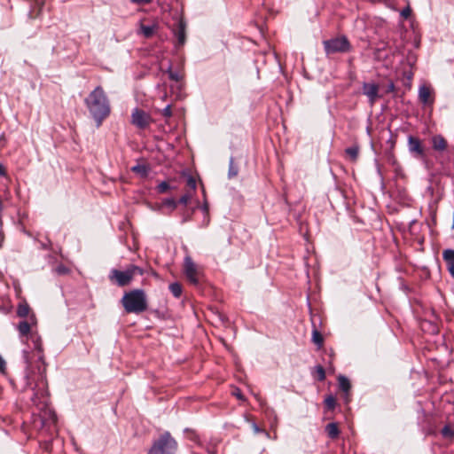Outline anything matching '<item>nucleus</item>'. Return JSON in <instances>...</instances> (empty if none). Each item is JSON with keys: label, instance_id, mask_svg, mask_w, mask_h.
<instances>
[{"label": "nucleus", "instance_id": "obj_39", "mask_svg": "<svg viewBox=\"0 0 454 454\" xmlns=\"http://www.w3.org/2000/svg\"><path fill=\"white\" fill-rule=\"evenodd\" d=\"M446 263V266H447V269L450 274V276L453 278L454 279V264L453 262H450V261L449 262H445Z\"/></svg>", "mask_w": 454, "mask_h": 454}, {"label": "nucleus", "instance_id": "obj_49", "mask_svg": "<svg viewBox=\"0 0 454 454\" xmlns=\"http://www.w3.org/2000/svg\"><path fill=\"white\" fill-rule=\"evenodd\" d=\"M380 49H377L376 51H375V55L380 54Z\"/></svg>", "mask_w": 454, "mask_h": 454}, {"label": "nucleus", "instance_id": "obj_1", "mask_svg": "<svg viewBox=\"0 0 454 454\" xmlns=\"http://www.w3.org/2000/svg\"><path fill=\"white\" fill-rule=\"evenodd\" d=\"M27 340H31L33 349L37 353V364L35 369L33 368L29 361L28 352L23 351L27 369L23 379L24 386L22 391L31 388L34 391L31 401L34 405L37 406L38 410L43 411L42 415L43 420H49L51 423L55 424L57 422V415L54 411L48 407L49 391L42 338L37 333H32Z\"/></svg>", "mask_w": 454, "mask_h": 454}, {"label": "nucleus", "instance_id": "obj_27", "mask_svg": "<svg viewBox=\"0 0 454 454\" xmlns=\"http://www.w3.org/2000/svg\"><path fill=\"white\" fill-rule=\"evenodd\" d=\"M442 259L444 262H450L454 264V249L447 248L442 251Z\"/></svg>", "mask_w": 454, "mask_h": 454}, {"label": "nucleus", "instance_id": "obj_28", "mask_svg": "<svg viewBox=\"0 0 454 454\" xmlns=\"http://www.w3.org/2000/svg\"><path fill=\"white\" fill-rule=\"evenodd\" d=\"M186 185L189 187L191 192H195L196 187H197V183H196L195 178L192 176H191V175L187 176Z\"/></svg>", "mask_w": 454, "mask_h": 454}, {"label": "nucleus", "instance_id": "obj_16", "mask_svg": "<svg viewBox=\"0 0 454 454\" xmlns=\"http://www.w3.org/2000/svg\"><path fill=\"white\" fill-rule=\"evenodd\" d=\"M338 383L340 389L343 391L346 394V395H348V391L350 390L351 387V384L348 379L343 375H340L338 378ZM346 402H348V396H346Z\"/></svg>", "mask_w": 454, "mask_h": 454}, {"label": "nucleus", "instance_id": "obj_14", "mask_svg": "<svg viewBox=\"0 0 454 454\" xmlns=\"http://www.w3.org/2000/svg\"><path fill=\"white\" fill-rule=\"evenodd\" d=\"M419 101L424 105H429L433 101L431 100V90L426 85H422L419 89Z\"/></svg>", "mask_w": 454, "mask_h": 454}, {"label": "nucleus", "instance_id": "obj_17", "mask_svg": "<svg viewBox=\"0 0 454 454\" xmlns=\"http://www.w3.org/2000/svg\"><path fill=\"white\" fill-rule=\"evenodd\" d=\"M239 174V167L234 162V158L231 157L229 160V170H228V177L229 179L234 178Z\"/></svg>", "mask_w": 454, "mask_h": 454}, {"label": "nucleus", "instance_id": "obj_19", "mask_svg": "<svg viewBox=\"0 0 454 454\" xmlns=\"http://www.w3.org/2000/svg\"><path fill=\"white\" fill-rule=\"evenodd\" d=\"M17 315L20 317H26L29 315L30 308L27 303H20L17 308Z\"/></svg>", "mask_w": 454, "mask_h": 454}, {"label": "nucleus", "instance_id": "obj_6", "mask_svg": "<svg viewBox=\"0 0 454 454\" xmlns=\"http://www.w3.org/2000/svg\"><path fill=\"white\" fill-rule=\"evenodd\" d=\"M407 146L413 158L423 161L427 160V149L419 137L410 135L407 139Z\"/></svg>", "mask_w": 454, "mask_h": 454}, {"label": "nucleus", "instance_id": "obj_21", "mask_svg": "<svg viewBox=\"0 0 454 454\" xmlns=\"http://www.w3.org/2000/svg\"><path fill=\"white\" fill-rule=\"evenodd\" d=\"M441 434L444 438H453L454 437V426L447 424L445 425L442 430Z\"/></svg>", "mask_w": 454, "mask_h": 454}, {"label": "nucleus", "instance_id": "obj_34", "mask_svg": "<svg viewBox=\"0 0 454 454\" xmlns=\"http://www.w3.org/2000/svg\"><path fill=\"white\" fill-rule=\"evenodd\" d=\"M201 211L203 212L204 215H207V223H206V225H208L209 223H210V218H209V207H208V204L207 202H205L201 207H200Z\"/></svg>", "mask_w": 454, "mask_h": 454}, {"label": "nucleus", "instance_id": "obj_5", "mask_svg": "<svg viewBox=\"0 0 454 454\" xmlns=\"http://www.w3.org/2000/svg\"><path fill=\"white\" fill-rule=\"evenodd\" d=\"M324 48L326 54L336 52H348L351 49L349 41L346 36L335 37L324 41Z\"/></svg>", "mask_w": 454, "mask_h": 454}, {"label": "nucleus", "instance_id": "obj_4", "mask_svg": "<svg viewBox=\"0 0 454 454\" xmlns=\"http://www.w3.org/2000/svg\"><path fill=\"white\" fill-rule=\"evenodd\" d=\"M177 447V442L169 432L166 431L153 441L147 454H176Z\"/></svg>", "mask_w": 454, "mask_h": 454}, {"label": "nucleus", "instance_id": "obj_25", "mask_svg": "<svg viewBox=\"0 0 454 454\" xmlns=\"http://www.w3.org/2000/svg\"><path fill=\"white\" fill-rule=\"evenodd\" d=\"M165 72L168 74V78L170 80L175 82H179L181 80V75L179 74V73L172 70L171 64L168 66V68L166 69Z\"/></svg>", "mask_w": 454, "mask_h": 454}, {"label": "nucleus", "instance_id": "obj_24", "mask_svg": "<svg viewBox=\"0 0 454 454\" xmlns=\"http://www.w3.org/2000/svg\"><path fill=\"white\" fill-rule=\"evenodd\" d=\"M169 290L176 298L180 297V295L182 294V286L177 282L171 283L169 285Z\"/></svg>", "mask_w": 454, "mask_h": 454}, {"label": "nucleus", "instance_id": "obj_31", "mask_svg": "<svg viewBox=\"0 0 454 454\" xmlns=\"http://www.w3.org/2000/svg\"><path fill=\"white\" fill-rule=\"evenodd\" d=\"M170 189V186L168 182L162 181L157 186V192L159 193H165Z\"/></svg>", "mask_w": 454, "mask_h": 454}, {"label": "nucleus", "instance_id": "obj_23", "mask_svg": "<svg viewBox=\"0 0 454 454\" xmlns=\"http://www.w3.org/2000/svg\"><path fill=\"white\" fill-rule=\"evenodd\" d=\"M312 341L317 346L318 348L323 346L324 338L317 329H314L312 332Z\"/></svg>", "mask_w": 454, "mask_h": 454}, {"label": "nucleus", "instance_id": "obj_30", "mask_svg": "<svg viewBox=\"0 0 454 454\" xmlns=\"http://www.w3.org/2000/svg\"><path fill=\"white\" fill-rule=\"evenodd\" d=\"M132 171L142 176H146L148 169L145 165H136L132 168Z\"/></svg>", "mask_w": 454, "mask_h": 454}, {"label": "nucleus", "instance_id": "obj_8", "mask_svg": "<svg viewBox=\"0 0 454 454\" xmlns=\"http://www.w3.org/2000/svg\"><path fill=\"white\" fill-rule=\"evenodd\" d=\"M152 122L151 116L144 110L135 108L131 114V123L140 129H146Z\"/></svg>", "mask_w": 454, "mask_h": 454}, {"label": "nucleus", "instance_id": "obj_50", "mask_svg": "<svg viewBox=\"0 0 454 454\" xmlns=\"http://www.w3.org/2000/svg\"><path fill=\"white\" fill-rule=\"evenodd\" d=\"M452 229H454V213H453V223H452Z\"/></svg>", "mask_w": 454, "mask_h": 454}, {"label": "nucleus", "instance_id": "obj_48", "mask_svg": "<svg viewBox=\"0 0 454 454\" xmlns=\"http://www.w3.org/2000/svg\"><path fill=\"white\" fill-rule=\"evenodd\" d=\"M206 223H207V215H204V219H203V225H204V226H207V225H206Z\"/></svg>", "mask_w": 454, "mask_h": 454}, {"label": "nucleus", "instance_id": "obj_7", "mask_svg": "<svg viewBox=\"0 0 454 454\" xmlns=\"http://www.w3.org/2000/svg\"><path fill=\"white\" fill-rule=\"evenodd\" d=\"M108 278L111 282L116 284L118 286H126L129 285L133 279L132 272H130L128 268L125 270L112 269Z\"/></svg>", "mask_w": 454, "mask_h": 454}, {"label": "nucleus", "instance_id": "obj_10", "mask_svg": "<svg viewBox=\"0 0 454 454\" xmlns=\"http://www.w3.org/2000/svg\"><path fill=\"white\" fill-rule=\"evenodd\" d=\"M36 324V318L34 314L29 316L28 320H22L17 325V330L21 338L26 337L27 340L30 337V333H34L32 327Z\"/></svg>", "mask_w": 454, "mask_h": 454}, {"label": "nucleus", "instance_id": "obj_44", "mask_svg": "<svg viewBox=\"0 0 454 454\" xmlns=\"http://www.w3.org/2000/svg\"><path fill=\"white\" fill-rule=\"evenodd\" d=\"M234 395L237 396L238 399L239 400H243V395L240 393V391L239 389H237L234 393Z\"/></svg>", "mask_w": 454, "mask_h": 454}, {"label": "nucleus", "instance_id": "obj_35", "mask_svg": "<svg viewBox=\"0 0 454 454\" xmlns=\"http://www.w3.org/2000/svg\"><path fill=\"white\" fill-rule=\"evenodd\" d=\"M161 115L165 118H170L172 116L171 105L166 106L161 111Z\"/></svg>", "mask_w": 454, "mask_h": 454}, {"label": "nucleus", "instance_id": "obj_33", "mask_svg": "<svg viewBox=\"0 0 454 454\" xmlns=\"http://www.w3.org/2000/svg\"><path fill=\"white\" fill-rule=\"evenodd\" d=\"M192 198V193L190 192H186L185 194L182 195L179 199V200L177 201V204H183L184 206H186L189 202V200H191Z\"/></svg>", "mask_w": 454, "mask_h": 454}, {"label": "nucleus", "instance_id": "obj_22", "mask_svg": "<svg viewBox=\"0 0 454 454\" xmlns=\"http://www.w3.org/2000/svg\"><path fill=\"white\" fill-rule=\"evenodd\" d=\"M313 374L318 381H324L325 380V371L322 365H317L314 367Z\"/></svg>", "mask_w": 454, "mask_h": 454}, {"label": "nucleus", "instance_id": "obj_45", "mask_svg": "<svg viewBox=\"0 0 454 454\" xmlns=\"http://www.w3.org/2000/svg\"><path fill=\"white\" fill-rule=\"evenodd\" d=\"M6 175V171L4 167L0 163V176H4Z\"/></svg>", "mask_w": 454, "mask_h": 454}, {"label": "nucleus", "instance_id": "obj_11", "mask_svg": "<svg viewBox=\"0 0 454 454\" xmlns=\"http://www.w3.org/2000/svg\"><path fill=\"white\" fill-rule=\"evenodd\" d=\"M363 93L368 97L371 104H374L379 98V87L375 83L364 82L363 84Z\"/></svg>", "mask_w": 454, "mask_h": 454}, {"label": "nucleus", "instance_id": "obj_20", "mask_svg": "<svg viewBox=\"0 0 454 454\" xmlns=\"http://www.w3.org/2000/svg\"><path fill=\"white\" fill-rule=\"evenodd\" d=\"M345 153L349 156L351 160L355 161L356 160L359 154V146L357 145H355L350 147H348L345 150Z\"/></svg>", "mask_w": 454, "mask_h": 454}, {"label": "nucleus", "instance_id": "obj_38", "mask_svg": "<svg viewBox=\"0 0 454 454\" xmlns=\"http://www.w3.org/2000/svg\"><path fill=\"white\" fill-rule=\"evenodd\" d=\"M251 427L254 434L264 433L266 435H269V433L260 428L254 421H251Z\"/></svg>", "mask_w": 454, "mask_h": 454}, {"label": "nucleus", "instance_id": "obj_26", "mask_svg": "<svg viewBox=\"0 0 454 454\" xmlns=\"http://www.w3.org/2000/svg\"><path fill=\"white\" fill-rule=\"evenodd\" d=\"M325 408L328 410V411H333L334 410L335 406H336V399L334 396H333L332 395H327L325 399Z\"/></svg>", "mask_w": 454, "mask_h": 454}, {"label": "nucleus", "instance_id": "obj_32", "mask_svg": "<svg viewBox=\"0 0 454 454\" xmlns=\"http://www.w3.org/2000/svg\"><path fill=\"white\" fill-rule=\"evenodd\" d=\"M163 204L172 209H176L177 207V201L173 198L165 199Z\"/></svg>", "mask_w": 454, "mask_h": 454}, {"label": "nucleus", "instance_id": "obj_18", "mask_svg": "<svg viewBox=\"0 0 454 454\" xmlns=\"http://www.w3.org/2000/svg\"><path fill=\"white\" fill-rule=\"evenodd\" d=\"M156 29V26L155 25H152V26H149V25H144L142 24L140 26V30H141V33L143 34V35L145 37V38H150L153 36V35L154 34V31Z\"/></svg>", "mask_w": 454, "mask_h": 454}, {"label": "nucleus", "instance_id": "obj_36", "mask_svg": "<svg viewBox=\"0 0 454 454\" xmlns=\"http://www.w3.org/2000/svg\"><path fill=\"white\" fill-rule=\"evenodd\" d=\"M400 15L402 18L403 19H408L410 18V16L411 15V9L409 5H407L405 8H403L401 12H400Z\"/></svg>", "mask_w": 454, "mask_h": 454}, {"label": "nucleus", "instance_id": "obj_47", "mask_svg": "<svg viewBox=\"0 0 454 454\" xmlns=\"http://www.w3.org/2000/svg\"><path fill=\"white\" fill-rule=\"evenodd\" d=\"M402 289L406 291V292L409 291V287L406 285H404V284H402Z\"/></svg>", "mask_w": 454, "mask_h": 454}, {"label": "nucleus", "instance_id": "obj_43", "mask_svg": "<svg viewBox=\"0 0 454 454\" xmlns=\"http://www.w3.org/2000/svg\"><path fill=\"white\" fill-rule=\"evenodd\" d=\"M130 1L137 4H150L153 0H130Z\"/></svg>", "mask_w": 454, "mask_h": 454}, {"label": "nucleus", "instance_id": "obj_2", "mask_svg": "<svg viewBox=\"0 0 454 454\" xmlns=\"http://www.w3.org/2000/svg\"><path fill=\"white\" fill-rule=\"evenodd\" d=\"M84 103L97 128L100 127L111 113L110 102L103 88L97 86L84 99Z\"/></svg>", "mask_w": 454, "mask_h": 454}, {"label": "nucleus", "instance_id": "obj_46", "mask_svg": "<svg viewBox=\"0 0 454 454\" xmlns=\"http://www.w3.org/2000/svg\"><path fill=\"white\" fill-rule=\"evenodd\" d=\"M192 435L191 437V440H192L195 442H199V435L196 434L194 432H192Z\"/></svg>", "mask_w": 454, "mask_h": 454}, {"label": "nucleus", "instance_id": "obj_12", "mask_svg": "<svg viewBox=\"0 0 454 454\" xmlns=\"http://www.w3.org/2000/svg\"><path fill=\"white\" fill-rule=\"evenodd\" d=\"M431 145L435 152L442 153L447 149L448 143L442 135H434L431 137Z\"/></svg>", "mask_w": 454, "mask_h": 454}, {"label": "nucleus", "instance_id": "obj_3", "mask_svg": "<svg viewBox=\"0 0 454 454\" xmlns=\"http://www.w3.org/2000/svg\"><path fill=\"white\" fill-rule=\"evenodd\" d=\"M121 304L127 313L140 314L147 309V298L143 289H133L125 293Z\"/></svg>", "mask_w": 454, "mask_h": 454}, {"label": "nucleus", "instance_id": "obj_40", "mask_svg": "<svg viewBox=\"0 0 454 454\" xmlns=\"http://www.w3.org/2000/svg\"><path fill=\"white\" fill-rule=\"evenodd\" d=\"M446 263V266H447V269L450 274V276L453 278L454 279V264L453 262H450V261L449 262H445Z\"/></svg>", "mask_w": 454, "mask_h": 454}, {"label": "nucleus", "instance_id": "obj_41", "mask_svg": "<svg viewBox=\"0 0 454 454\" xmlns=\"http://www.w3.org/2000/svg\"><path fill=\"white\" fill-rule=\"evenodd\" d=\"M395 90V83L390 81L387 85V88H386V93H392L394 92Z\"/></svg>", "mask_w": 454, "mask_h": 454}, {"label": "nucleus", "instance_id": "obj_13", "mask_svg": "<svg viewBox=\"0 0 454 454\" xmlns=\"http://www.w3.org/2000/svg\"><path fill=\"white\" fill-rule=\"evenodd\" d=\"M185 23L180 20L177 23L176 28L174 30L175 35L177 40L178 46H182L184 44L186 40V33H185Z\"/></svg>", "mask_w": 454, "mask_h": 454}, {"label": "nucleus", "instance_id": "obj_37", "mask_svg": "<svg viewBox=\"0 0 454 454\" xmlns=\"http://www.w3.org/2000/svg\"><path fill=\"white\" fill-rule=\"evenodd\" d=\"M193 212H194V208L191 212L186 211V212L183 213L181 223H184L186 222H189L192 219Z\"/></svg>", "mask_w": 454, "mask_h": 454}, {"label": "nucleus", "instance_id": "obj_9", "mask_svg": "<svg viewBox=\"0 0 454 454\" xmlns=\"http://www.w3.org/2000/svg\"><path fill=\"white\" fill-rule=\"evenodd\" d=\"M184 274L189 282L194 286L199 284V270L190 256H186L184 262Z\"/></svg>", "mask_w": 454, "mask_h": 454}, {"label": "nucleus", "instance_id": "obj_15", "mask_svg": "<svg viewBox=\"0 0 454 454\" xmlns=\"http://www.w3.org/2000/svg\"><path fill=\"white\" fill-rule=\"evenodd\" d=\"M325 431L327 436L332 440L337 439L340 433L338 423L336 422L327 424L325 427Z\"/></svg>", "mask_w": 454, "mask_h": 454}, {"label": "nucleus", "instance_id": "obj_29", "mask_svg": "<svg viewBox=\"0 0 454 454\" xmlns=\"http://www.w3.org/2000/svg\"><path fill=\"white\" fill-rule=\"evenodd\" d=\"M130 272H132V277L134 278L136 275L142 276L144 274V270L140 268L139 266L131 264L128 267Z\"/></svg>", "mask_w": 454, "mask_h": 454}, {"label": "nucleus", "instance_id": "obj_42", "mask_svg": "<svg viewBox=\"0 0 454 454\" xmlns=\"http://www.w3.org/2000/svg\"><path fill=\"white\" fill-rule=\"evenodd\" d=\"M6 370V363L4 359L0 355V372L4 373Z\"/></svg>", "mask_w": 454, "mask_h": 454}, {"label": "nucleus", "instance_id": "obj_51", "mask_svg": "<svg viewBox=\"0 0 454 454\" xmlns=\"http://www.w3.org/2000/svg\"><path fill=\"white\" fill-rule=\"evenodd\" d=\"M2 247V243H0V247Z\"/></svg>", "mask_w": 454, "mask_h": 454}]
</instances>
